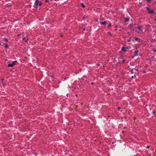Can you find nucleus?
I'll use <instances>...</instances> for the list:
<instances>
[{
    "instance_id": "f257e3e1",
    "label": "nucleus",
    "mask_w": 156,
    "mask_h": 156,
    "mask_svg": "<svg viewBox=\"0 0 156 156\" xmlns=\"http://www.w3.org/2000/svg\"><path fill=\"white\" fill-rule=\"evenodd\" d=\"M42 5V3L40 2L38 0H37L35 1V2L34 5V7L36 8H37V6H41Z\"/></svg>"
},
{
    "instance_id": "f03ea898",
    "label": "nucleus",
    "mask_w": 156,
    "mask_h": 156,
    "mask_svg": "<svg viewBox=\"0 0 156 156\" xmlns=\"http://www.w3.org/2000/svg\"><path fill=\"white\" fill-rule=\"evenodd\" d=\"M147 10H148V13L150 14H155L154 11L153 10H151L148 7L146 8Z\"/></svg>"
},
{
    "instance_id": "7ed1b4c3",
    "label": "nucleus",
    "mask_w": 156,
    "mask_h": 156,
    "mask_svg": "<svg viewBox=\"0 0 156 156\" xmlns=\"http://www.w3.org/2000/svg\"><path fill=\"white\" fill-rule=\"evenodd\" d=\"M17 62V61H15L13 62L11 64H9L8 65V66L9 67H12L13 66L15 65L16 63Z\"/></svg>"
},
{
    "instance_id": "20e7f679",
    "label": "nucleus",
    "mask_w": 156,
    "mask_h": 156,
    "mask_svg": "<svg viewBox=\"0 0 156 156\" xmlns=\"http://www.w3.org/2000/svg\"><path fill=\"white\" fill-rule=\"evenodd\" d=\"M129 26L130 27L131 30H134V25H133L130 24L129 25Z\"/></svg>"
},
{
    "instance_id": "39448f33",
    "label": "nucleus",
    "mask_w": 156,
    "mask_h": 156,
    "mask_svg": "<svg viewBox=\"0 0 156 156\" xmlns=\"http://www.w3.org/2000/svg\"><path fill=\"white\" fill-rule=\"evenodd\" d=\"M99 23H100V24H101V25H105L107 23V22H106L105 21L103 22L100 21Z\"/></svg>"
},
{
    "instance_id": "423d86ee",
    "label": "nucleus",
    "mask_w": 156,
    "mask_h": 156,
    "mask_svg": "<svg viewBox=\"0 0 156 156\" xmlns=\"http://www.w3.org/2000/svg\"><path fill=\"white\" fill-rule=\"evenodd\" d=\"M137 28L140 31V32H142V30L141 29L140 27L138 26L137 27Z\"/></svg>"
},
{
    "instance_id": "0eeeda50",
    "label": "nucleus",
    "mask_w": 156,
    "mask_h": 156,
    "mask_svg": "<svg viewBox=\"0 0 156 156\" xmlns=\"http://www.w3.org/2000/svg\"><path fill=\"white\" fill-rule=\"evenodd\" d=\"M121 51H126V49H125L124 47H123L121 50Z\"/></svg>"
},
{
    "instance_id": "6e6552de",
    "label": "nucleus",
    "mask_w": 156,
    "mask_h": 156,
    "mask_svg": "<svg viewBox=\"0 0 156 156\" xmlns=\"http://www.w3.org/2000/svg\"><path fill=\"white\" fill-rule=\"evenodd\" d=\"M81 5L83 8H84L85 7V6L83 3H81Z\"/></svg>"
},
{
    "instance_id": "1a4fd4ad",
    "label": "nucleus",
    "mask_w": 156,
    "mask_h": 156,
    "mask_svg": "<svg viewBox=\"0 0 156 156\" xmlns=\"http://www.w3.org/2000/svg\"><path fill=\"white\" fill-rule=\"evenodd\" d=\"M137 53H138V51H135V52L134 56H136V55H137Z\"/></svg>"
},
{
    "instance_id": "9d476101",
    "label": "nucleus",
    "mask_w": 156,
    "mask_h": 156,
    "mask_svg": "<svg viewBox=\"0 0 156 156\" xmlns=\"http://www.w3.org/2000/svg\"><path fill=\"white\" fill-rule=\"evenodd\" d=\"M129 19L128 18H126L125 19V21L126 22H128L129 21Z\"/></svg>"
},
{
    "instance_id": "9b49d317",
    "label": "nucleus",
    "mask_w": 156,
    "mask_h": 156,
    "mask_svg": "<svg viewBox=\"0 0 156 156\" xmlns=\"http://www.w3.org/2000/svg\"><path fill=\"white\" fill-rule=\"evenodd\" d=\"M3 40L6 42L8 41V40L7 39L4 38Z\"/></svg>"
},
{
    "instance_id": "f8f14e48",
    "label": "nucleus",
    "mask_w": 156,
    "mask_h": 156,
    "mask_svg": "<svg viewBox=\"0 0 156 156\" xmlns=\"http://www.w3.org/2000/svg\"><path fill=\"white\" fill-rule=\"evenodd\" d=\"M8 46L7 44H5V48H7L8 47Z\"/></svg>"
},
{
    "instance_id": "ddd939ff",
    "label": "nucleus",
    "mask_w": 156,
    "mask_h": 156,
    "mask_svg": "<svg viewBox=\"0 0 156 156\" xmlns=\"http://www.w3.org/2000/svg\"><path fill=\"white\" fill-rule=\"evenodd\" d=\"M108 34H110V35L111 36H112V34H111V33H110V32H108Z\"/></svg>"
},
{
    "instance_id": "4468645a",
    "label": "nucleus",
    "mask_w": 156,
    "mask_h": 156,
    "mask_svg": "<svg viewBox=\"0 0 156 156\" xmlns=\"http://www.w3.org/2000/svg\"><path fill=\"white\" fill-rule=\"evenodd\" d=\"M153 52H156V49L155 50H153Z\"/></svg>"
},
{
    "instance_id": "2eb2a0df",
    "label": "nucleus",
    "mask_w": 156,
    "mask_h": 156,
    "mask_svg": "<svg viewBox=\"0 0 156 156\" xmlns=\"http://www.w3.org/2000/svg\"><path fill=\"white\" fill-rule=\"evenodd\" d=\"M109 27H110L111 26V23H109L108 25Z\"/></svg>"
},
{
    "instance_id": "dca6fc26",
    "label": "nucleus",
    "mask_w": 156,
    "mask_h": 156,
    "mask_svg": "<svg viewBox=\"0 0 156 156\" xmlns=\"http://www.w3.org/2000/svg\"><path fill=\"white\" fill-rule=\"evenodd\" d=\"M127 33L129 35H130V33H129V32H127Z\"/></svg>"
},
{
    "instance_id": "f3484780",
    "label": "nucleus",
    "mask_w": 156,
    "mask_h": 156,
    "mask_svg": "<svg viewBox=\"0 0 156 156\" xmlns=\"http://www.w3.org/2000/svg\"><path fill=\"white\" fill-rule=\"evenodd\" d=\"M147 148H149V146H147Z\"/></svg>"
},
{
    "instance_id": "a211bd4d",
    "label": "nucleus",
    "mask_w": 156,
    "mask_h": 156,
    "mask_svg": "<svg viewBox=\"0 0 156 156\" xmlns=\"http://www.w3.org/2000/svg\"><path fill=\"white\" fill-rule=\"evenodd\" d=\"M48 0H45V2H48Z\"/></svg>"
},
{
    "instance_id": "6ab92c4d",
    "label": "nucleus",
    "mask_w": 156,
    "mask_h": 156,
    "mask_svg": "<svg viewBox=\"0 0 156 156\" xmlns=\"http://www.w3.org/2000/svg\"><path fill=\"white\" fill-rule=\"evenodd\" d=\"M28 39L27 38V40H26L25 41V42H27V40Z\"/></svg>"
},
{
    "instance_id": "aec40b11",
    "label": "nucleus",
    "mask_w": 156,
    "mask_h": 156,
    "mask_svg": "<svg viewBox=\"0 0 156 156\" xmlns=\"http://www.w3.org/2000/svg\"><path fill=\"white\" fill-rule=\"evenodd\" d=\"M25 39V37H24V38H23V40H24Z\"/></svg>"
},
{
    "instance_id": "412c9836",
    "label": "nucleus",
    "mask_w": 156,
    "mask_h": 156,
    "mask_svg": "<svg viewBox=\"0 0 156 156\" xmlns=\"http://www.w3.org/2000/svg\"><path fill=\"white\" fill-rule=\"evenodd\" d=\"M118 109H120V107H118Z\"/></svg>"
},
{
    "instance_id": "4be33fe9",
    "label": "nucleus",
    "mask_w": 156,
    "mask_h": 156,
    "mask_svg": "<svg viewBox=\"0 0 156 156\" xmlns=\"http://www.w3.org/2000/svg\"><path fill=\"white\" fill-rule=\"evenodd\" d=\"M137 38H135V39L136 40H137Z\"/></svg>"
},
{
    "instance_id": "5701e85b",
    "label": "nucleus",
    "mask_w": 156,
    "mask_h": 156,
    "mask_svg": "<svg viewBox=\"0 0 156 156\" xmlns=\"http://www.w3.org/2000/svg\"><path fill=\"white\" fill-rule=\"evenodd\" d=\"M0 45H2L1 43V42H0Z\"/></svg>"
},
{
    "instance_id": "b1692460",
    "label": "nucleus",
    "mask_w": 156,
    "mask_h": 156,
    "mask_svg": "<svg viewBox=\"0 0 156 156\" xmlns=\"http://www.w3.org/2000/svg\"><path fill=\"white\" fill-rule=\"evenodd\" d=\"M124 62V60H123V62Z\"/></svg>"
},
{
    "instance_id": "393cba45",
    "label": "nucleus",
    "mask_w": 156,
    "mask_h": 156,
    "mask_svg": "<svg viewBox=\"0 0 156 156\" xmlns=\"http://www.w3.org/2000/svg\"><path fill=\"white\" fill-rule=\"evenodd\" d=\"M4 79H2V80H4Z\"/></svg>"
},
{
    "instance_id": "a878e982",
    "label": "nucleus",
    "mask_w": 156,
    "mask_h": 156,
    "mask_svg": "<svg viewBox=\"0 0 156 156\" xmlns=\"http://www.w3.org/2000/svg\"><path fill=\"white\" fill-rule=\"evenodd\" d=\"M93 84V83H91V84Z\"/></svg>"
}]
</instances>
